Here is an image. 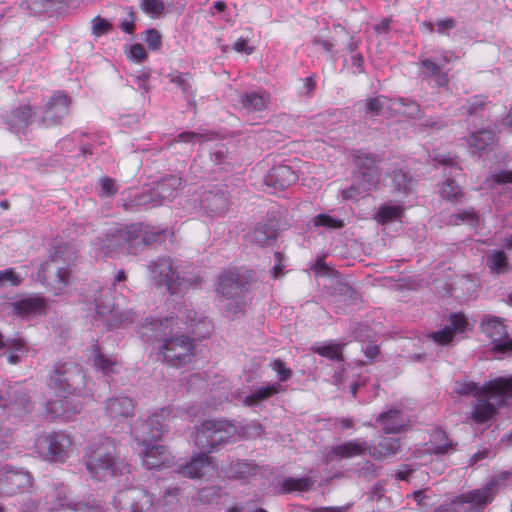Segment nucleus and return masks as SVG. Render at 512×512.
I'll return each mask as SVG.
<instances>
[{
	"instance_id": "4d7b16f0",
	"label": "nucleus",
	"mask_w": 512,
	"mask_h": 512,
	"mask_svg": "<svg viewBox=\"0 0 512 512\" xmlns=\"http://www.w3.org/2000/svg\"><path fill=\"white\" fill-rule=\"evenodd\" d=\"M140 7L145 13L154 17L161 15L165 8L162 0H143Z\"/></svg>"
},
{
	"instance_id": "13d9d810",
	"label": "nucleus",
	"mask_w": 512,
	"mask_h": 512,
	"mask_svg": "<svg viewBox=\"0 0 512 512\" xmlns=\"http://www.w3.org/2000/svg\"><path fill=\"white\" fill-rule=\"evenodd\" d=\"M270 366L277 373V382L280 384L281 382L288 381L292 377V370L287 368L282 360L276 359L271 363Z\"/></svg>"
},
{
	"instance_id": "864d4df0",
	"label": "nucleus",
	"mask_w": 512,
	"mask_h": 512,
	"mask_svg": "<svg viewBox=\"0 0 512 512\" xmlns=\"http://www.w3.org/2000/svg\"><path fill=\"white\" fill-rule=\"evenodd\" d=\"M154 185L146 190H143L141 194H139L135 198L136 205L138 206H159L162 205L160 198H158L154 193Z\"/></svg>"
},
{
	"instance_id": "cd10ccee",
	"label": "nucleus",
	"mask_w": 512,
	"mask_h": 512,
	"mask_svg": "<svg viewBox=\"0 0 512 512\" xmlns=\"http://www.w3.org/2000/svg\"><path fill=\"white\" fill-rule=\"evenodd\" d=\"M270 103V94L264 90H251L239 95V104L246 113L264 111Z\"/></svg>"
},
{
	"instance_id": "a18cd8bd",
	"label": "nucleus",
	"mask_w": 512,
	"mask_h": 512,
	"mask_svg": "<svg viewBox=\"0 0 512 512\" xmlns=\"http://www.w3.org/2000/svg\"><path fill=\"white\" fill-rule=\"evenodd\" d=\"M403 215V209L399 205L386 204L381 206L376 213V220L385 224L397 219H400Z\"/></svg>"
},
{
	"instance_id": "7c9ffc66",
	"label": "nucleus",
	"mask_w": 512,
	"mask_h": 512,
	"mask_svg": "<svg viewBox=\"0 0 512 512\" xmlns=\"http://www.w3.org/2000/svg\"><path fill=\"white\" fill-rule=\"evenodd\" d=\"M222 470L229 478L247 480L256 473L257 465L251 461L228 459Z\"/></svg>"
},
{
	"instance_id": "f704fd0d",
	"label": "nucleus",
	"mask_w": 512,
	"mask_h": 512,
	"mask_svg": "<svg viewBox=\"0 0 512 512\" xmlns=\"http://www.w3.org/2000/svg\"><path fill=\"white\" fill-rule=\"evenodd\" d=\"M277 230L272 221L257 224L248 234V241L259 246L272 244L276 240Z\"/></svg>"
},
{
	"instance_id": "58836bf2",
	"label": "nucleus",
	"mask_w": 512,
	"mask_h": 512,
	"mask_svg": "<svg viewBox=\"0 0 512 512\" xmlns=\"http://www.w3.org/2000/svg\"><path fill=\"white\" fill-rule=\"evenodd\" d=\"M93 361L95 368L106 376L117 373L120 368V364L115 357L103 354L98 347L94 349Z\"/></svg>"
},
{
	"instance_id": "2eb2a0df",
	"label": "nucleus",
	"mask_w": 512,
	"mask_h": 512,
	"mask_svg": "<svg viewBox=\"0 0 512 512\" xmlns=\"http://www.w3.org/2000/svg\"><path fill=\"white\" fill-rule=\"evenodd\" d=\"M353 161L360 174L362 190L375 189L380 181V173L377 170L380 158L377 155L358 150L353 155Z\"/></svg>"
},
{
	"instance_id": "c9c22d12",
	"label": "nucleus",
	"mask_w": 512,
	"mask_h": 512,
	"mask_svg": "<svg viewBox=\"0 0 512 512\" xmlns=\"http://www.w3.org/2000/svg\"><path fill=\"white\" fill-rule=\"evenodd\" d=\"M47 411L54 418L61 421H69L73 415L79 412L78 406L73 404L72 400L64 396L61 399L51 401L47 404Z\"/></svg>"
},
{
	"instance_id": "8fccbe9b",
	"label": "nucleus",
	"mask_w": 512,
	"mask_h": 512,
	"mask_svg": "<svg viewBox=\"0 0 512 512\" xmlns=\"http://www.w3.org/2000/svg\"><path fill=\"white\" fill-rule=\"evenodd\" d=\"M441 196L453 203L458 202L463 193L458 184L451 178H447L441 187Z\"/></svg>"
},
{
	"instance_id": "473e14b6",
	"label": "nucleus",
	"mask_w": 512,
	"mask_h": 512,
	"mask_svg": "<svg viewBox=\"0 0 512 512\" xmlns=\"http://www.w3.org/2000/svg\"><path fill=\"white\" fill-rule=\"evenodd\" d=\"M182 184L181 177L177 175H167L154 184V194L160 198L162 204L170 201L177 195L178 189Z\"/></svg>"
},
{
	"instance_id": "f3484780",
	"label": "nucleus",
	"mask_w": 512,
	"mask_h": 512,
	"mask_svg": "<svg viewBox=\"0 0 512 512\" xmlns=\"http://www.w3.org/2000/svg\"><path fill=\"white\" fill-rule=\"evenodd\" d=\"M153 279L158 286H166L171 294L176 292L177 286H181L180 277L169 257H162L152 261L148 265Z\"/></svg>"
},
{
	"instance_id": "4be33fe9",
	"label": "nucleus",
	"mask_w": 512,
	"mask_h": 512,
	"mask_svg": "<svg viewBox=\"0 0 512 512\" xmlns=\"http://www.w3.org/2000/svg\"><path fill=\"white\" fill-rule=\"evenodd\" d=\"M133 226H137V237L134 241V255L140 253L147 246L165 241L169 235L167 229L151 227L144 223H133Z\"/></svg>"
},
{
	"instance_id": "7ed1b4c3",
	"label": "nucleus",
	"mask_w": 512,
	"mask_h": 512,
	"mask_svg": "<svg viewBox=\"0 0 512 512\" xmlns=\"http://www.w3.org/2000/svg\"><path fill=\"white\" fill-rule=\"evenodd\" d=\"M83 461L92 478L105 480L118 473L128 472V465L117 454L116 442L107 436H98L85 448Z\"/></svg>"
},
{
	"instance_id": "49530a36",
	"label": "nucleus",
	"mask_w": 512,
	"mask_h": 512,
	"mask_svg": "<svg viewBox=\"0 0 512 512\" xmlns=\"http://www.w3.org/2000/svg\"><path fill=\"white\" fill-rule=\"evenodd\" d=\"M451 223L454 225L467 224L475 228L480 223V216L473 208H468L451 215Z\"/></svg>"
},
{
	"instance_id": "412c9836",
	"label": "nucleus",
	"mask_w": 512,
	"mask_h": 512,
	"mask_svg": "<svg viewBox=\"0 0 512 512\" xmlns=\"http://www.w3.org/2000/svg\"><path fill=\"white\" fill-rule=\"evenodd\" d=\"M37 113L29 104H21L12 109L5 117L9 131L15 134L25 133L29 125L36 120Z\"/></svg>"
},
{
	"instance_id": "69168bd1",
	"label": "nucleus",
	"mask_w": 512,
	"mask_h": 512,
	"mask_svg": "<svg viewBox=\"0 0 512 512\" xmlns=\"http://www.w3.org/2000/svg\"><path fill=\"white\" fill-rule=\"evenodd\" d=\"M484 106V101L480 97H474L472 100L468 101L466 105L462 107L465 113L468 115L478 114L479 110H482Z\"/></svg>"
},
{
	"instance_id": "37998d69",
	"label": "nucleus",
	"mask_w": 512,
	"mask_h": 512,
	"mask_svg": "<svg viewBox=\"0 0 512 512\" xmlns=\"http://www.w3.org/2000/svg\"><path fill=\"white\" fill-rule=\"evenodd\" d=\"M487 265L492 273L503 274L508 269V258L502 250H496L487 256Z\"/></svg>"
},
{
	"instance_id": "9d476101",
	"label": "nucleus",
	"mask_w": 512,
	"mask_h": 512,
	"mask_svg": "<svg viewBox=\"0 0 512 512\" xmlns=\"http://www.w3.org/2000/svg\"><path fill=\"white\" fill-rule=\"evenodd\" d=\"M118 512H150L154 507L153 497L146 490L132 487L120 490L113 499Z\"/></svg>"
},
{
	"instance_id": "3c124183",
	"label": "nucleus",
	"mask_w": 512,
	"mask_h": 512,
	"mask_svg": "<svg viewBox=\"0 0 512 512\" xmlns=\"http://www.w3.org/2000/svg\"><path fill=\"white\" fill-rule=\"evenodd\" d=\"M313 224L316 227H324L326 229H341L345 226L342 219L324 213L316 215L313 218Z\"/></svg>"
},
{
	"instance_id": "e433bc0d",
	"label": "nucleus",
	"mask_w": 512,
	"mask_h": 512,
	"mask_svg": "<svg viewBox=\"0 0 512 512\" xmlns=\"http://www.w3.org/2000/svg\"><path fill=\"white\" fill-rule=\"evenodd\" d=\"M400 447L398 439L384 437L377 445H370L368 453L375 460H383L389 456L395 455Z\"/></svg>"
},
{
	"instance_id": "338daca9",
	"label": "nucleus",
	"mask_w": 512,
	"mask_h": 512,
	"mask_svg": "<svg viewBox=\"0 0 512 512\" xmlns=\"http://www.w3.org/2000/svg\"><path fill=\"white\" fill-rule=\"evenodd\" d=\"M493 181L497 184H507L512 183V171L503 170L498 173L492 174L486 179V182Z\"/></svg>"
},
{
	"instance_id": "4c0bfd02",
	"label": "nucleus",
	"mask_w": 512,
	"mask_h": 512,
	"mask_svg": "<svg viewBox=\"0 0 512 512\" xmlns=\"http://www.w3.org/2000/svg\"><path fill=\"white\" fill-rule=\"evenodd\" d=\"M432 452L437 455H444L456 450L457 444L450 440L445 431L435 429L431 434Z\"/></svg>"
},
{
	"instance_id": "f8f14e48",
	"label": "nucleus",
	"mask_w": 512,
	"mask_h": 512,
	"mask_svg": "<svg viewBox=\"0 0 512 512\" xmlns=\"http://www.w3.org/2000/svg\"><path fill=\"white\" fill-rule=\"evenodd\" d=\"M2 410L8 416L23 417L33 410L28 390L19 383L8 385L3 393Z\"/></svg>"
},
{
	"instance_id": "39448f33",
	"label": "nucleus",
	"mask_w": 512,
	"mask_h": 512,
	"mask_svg": "<svg viewBox=\"0 0 512 512\" xmlns=\"http://www.w3.org/2000/svg\"><path fill=\"white\" fill-rule=\"evenodd\" d=\"M136 228L137 226H133V223L110 228L103 237L98 239V252L104 256L120 253L134 255Z\"/></svg>"
},
{
	"instance_id": "9b49d317",
	"label": "nucleus",
	"mask_w": 512,
	"mask_h": 512,
	"mask_svg": "<svg viewBox=\"0 0 512 512\" xmlns=\"http://www.w3.org/2000/svg\"><path fill=\"white\" fill-rule=\"evenodd\" d=\"M84 374L80 365L74 362L58 363L49 376V385L63 393L75 390L83 382Z\"/></svg>"
},
{
	"instance_id": "f03ea898",
	"label": "nucleus",
	"mask_w": 512,
	"mask_h": 512,
	"mask_svg": "<svg viewBox=\"0 0 512 512\" xmlns=\"http://www.w3.org/2000/svg\"><path fill=\"white\" fill-rule=\"evenodd\" d=\"M454 392L475 398L472 402L471 419L482 424L494 417L498 407L509 404L512 399V376L498 377L482 386L472 381H456Z\"/></svg>"
},
{
	"instance_id": "a211bd4d",
	"label": "nucleus",
	"mask_w": 512,
	"mask_h": 512,
	"mask_svg": "<svg viewBox=\"0 0 512 512\" xmlns=\"http://www.w3.org/2000/svg\"><path fill=\"white\" fill-rule=\"evenodd\" d=\"M32 476L29 472L4 468L0 470V496H13L31 486Z\"/></svg>"
},
{
	"instance_id": "bb28decb",
	"label": "nucleus",
	"mask_w": 512,
	"mask_h": 512,
	"mask_svg": "<svg viewBox=\"0 0 512 512\" xmlns=\"http://www.w3.org/2000/svg\"><path fill=\"white\" fill-rule=\"evenodd\" d=\"M369 443L362 439H354L332 447L329 452L330 460L362 456L368 452Z\"/></svg>"
},
{
	"instance_id": "423d86ee",
	"label": "nucleus",
	"mask_w": 512,
	"mask_h": 512,
	"mask_svg": "<svg viewBox=\"0 0 512 512\" xmlns=\"http://www.w3.org/2000/svg\"><path fill=\"white\" fill-rule=\"evenodd\" d=\"M72 437L63 431L40 434L35 441L37 453L50 462L63 463L72 452Z\"/></svg>"
},
{
	"instance_id": "dca6fc26",
	"label": "nucleus",
	"mask_w": 512,
	"mask_h": 512,
	"mask_svg": "<svg viewBox=\"0 0 512 512\" xmlns=\"http://www.w3.org/2000/svg\"><path fill=\"white\" fill-rule=\"evenodd\" d=\"M482 332L495 344L494 349L498 352H507L512 350V338L508 337V332L502 318L485 315L481 321Z\"/></svg>"
},
{
	"instance_id": "6ab92c4d",
	"label": "nucleus",
	"mask_w": 512,
	"mask_h": 512,
	"mask_svg": "<svg viewBox=\"0 0 512 512\" xmlns=\"http://www.w3.org/2000/svg\"><path fill=\"white\" fill-rule=\"evenodd\" d=\"M200 203L205 211L222 217L229 211L231 200L224 186H215L203 192Z\"/></svg>"
},
{
	"instance_id": "0e129e2a",
	"label": "nucleus",
	"mask_w": 512,
	"mask_h": 512,
	"mask_svg": "<svg viewBox=\"0 0 512 512\" xmlns=\"http://www.w3.org/2000/svg\"><path fill=\"white\" fill-rule=\"evenodd\" d=\"M135 14L132 8L128 9L127 17L123 18L120 21V28L123 32L127 34H132L135 29Z\"/></svg>"
},
{
	"instance_id": "5701e85b",
	"label": "nucleus",
	"mask_w": 512,
	"mask_h": 512,
	"mask_svg": "<svg viewBox=\"0 0 512 512\" xmlns=\"http://www.w3.org/2000/svg\"><path fill=\"white\" fill-rule=\"evenodd\" d=\"M60 259H62L63 262L65 261H73L76 259L75 252L68 251V247H61L59 246L54 255H51L50 262L43 263L40 267L39 273L45 275L47 272L48 266L50 264L56 265V277L58 279V288L62 289L63 287L67 286L69 283V275H70V268L69 266H59Z\"/></svg>"
},
{
	"instance_id": "ea45409f",
	"label": "nucleus",
	"mask_w": 512,
	"mask_h": 512,
	"mask_svg": "<svg viewBox=\"0 0 512 512\" xmlns=\"http://www.w3.org/2000/svg\"><path fill=\"white\" fill-rule=\"evenodd\" d=\"M388 108L395 113L403 114L409 118H417L421 115L420 105L410 99L398 98L390 100Z\"/></svg>"
},
{
	"instance_id": "1a4fd4ad",
	"label": "nucleus",
	"mask_w": 512,
	"mask_h": 512,
	"mask_svg": "<svg viewBox=\"0 0 512 512\" xmlns=\"http://www.w3.org/2000/svg\"><path fill=\"white\" fill-rule=\"evenodd\" d=\"M508 478V472H501L494 476L483 488L471 490L457 496L455 503L459 505L468 504L470 509H474L477 512L482 511L492 502L497 489L503 486Z\"/></svg>"
},
{
	"instance_id": "603ef678",
	"label": "nucleus",
	"mask_w": 512,
	"mask_h": 512,
	"mask_svg": "<svg viewBox=\"0 0 512 512\" xmlns=\"http://www.w3.org/2000/svg\"><path fill=\"white\" fill-rule=\"evenodd\" d=\"M210 139H211L210 134H207V133L184 131V132H181L180 134H178L176 136V138L171 141L170 145H172L173 143H176V142L191 143V144H195L196 142L203 143Z\"/></svg>"
},
{
	"instance_id": "c756f323",
	"label": "nucleus",
	"mask_w": 512,
	"mask_h": 512,
	"mask_svg": "<svg viewBox=\"0 0 512 512\" xmlns=\"http://www.w3.org/2000/svg\"><path fill=\"white\" fill-rule=\"evenodd\" d=\"M285 391V387L279 382L266 383L265 385L253 388L244 397L243 404L248 407L257 406L271 396Z\"/></svg>"
},
{
	"instance_id": "c03bdc74",
	"label": "nucleus",
	"mask_w": 512,
	"mask_h": 512,
	"mask_svg": "<svg viewBox=\"0 0 512 512\" xmlns=\"http://www.w3.org/2000/svg\"><path fill=\"white\" fill-rule=\"evenodd\" d=\"M344 344L340 343H326L323 345H314L311 350L323 357L330 360L340 361L342 360V349Z\"/></svg>"
},
{
	"instance_id": "4468645a",
	"label": "nucleus",
	"mask_w": 512,
	"mask_h": 512,
	"mask_svg": "<svg viewBox=\"0 0 512 512\" xmlns=\"http://www.w3.org/2000/svg\"><path fill=\"white\" fill-rule=\"evenodd\" d=\"M71 98L61 92L56 91L52 94L38 118V123L42 127L60 125L63 119L69 114Z\"/></svg>"
},
{
	"instance_id": "6e6552de",
	"label": "nucleus",
	"mask_w": 512,
	"mask_h": 512,
	"mask_svg": "<svg viewBox=\"0 0 512 512\" xmlns=\"http://www.w3.org/2000/svg\"><path fill=\"white\" fill-rule=\"evenodd\" d=\"M247 276L241 275L238 271H226L219 276L218 293L226 298L224 307L232 313H240L243 303L239 296L247 289Z\"/></svg>"
},
{
	"instance_id": "a19ab883",
	"label": "nucleus",
	"mask_w": 512,
	"mask_h": 512,
	"mask_svg": "<svg viewBox=\"0 0 512 512\" xmlns=\"http://www.w3.org/2000/svg\"><path fill=\"white\" fill-rule=\"evenodd\" d=\"M422 68L423 75L427 78H432L439 87L446 86L448 84V76L442 71L443 66L441 64L430 59H424L422 61Z\"/></svg>"
},
{
	"instance_id": "c85d7f7f",
	"label": "nucleus",
	"mask_w": 512,
	"mask_h": 512,
	"mask_svg": "<svg viewBox=\"0 0 512 512\" xmlns=\"http://www.w3.org/2000/svg\"><path fill=\"white\" fill-rule=\"evenodd\" d=\"M467 320L461 313H456L451 316L450 324L446 325L442 330L431 333L430 337L440 345L449 344L453 336L457 333L465 331Z\"/></svg>"
},
{
	"instance_id": "e2e57ef3",
	"label": "nucleus",
	"mask_w": 512,
	"mask_h": 512,
	"mask_svg": "<svg viewBox=\"0 0 512 512\" xmlns=\"http://www.w3.org/2000/svg\"><path fill=\"white\" fill-rule=\"evenodd\" d=\"M101 196H112L117 192V186L113 179L109 177H102L100 179Z\"/></svg>"
},
{
	"instance_id": "aec40b11",
	"label": "nucleus",
	"mask_w": 512,
	"mask_h": 512,
	"mask_svg": "<svg viewBox=\"0 0 512 512\" xmlns=\"http://www.w3.org/2000/svg\"><path fill=\"white\" fill-rule=\"evenodd\" d=\"M156 440H148L146 443H137L143 465L147 469H157L169 465L172 461L170 452L164 445L154 443Z\"/></svg>"
},
{
	"instance_id": "2f4dec72",
	"label": "nucleus",
	"mask_w": 512,
	"mask_h": 512,
	"mask_svg": "<svg viewBox=\"0 0 512 512\" xmlns=\"http://www.w3.org/2000/svg\"><path fill=\"white\" fill-rule=\"evenodd\" d=\"M13 312L21 317L41 314L45 309V300L38 296H28L12 303Z\"/></svg>"
},
{
	"instance_id": "79ce46f5",
	"label": "nucleus",
	"mask_w": 512,
	"mask_h": 512,
	"mask_svg": "<svg viewBox=\"0 0 512 512\" xmlns=\"http://www.w3.org/2000/svg\"><path fill=\"white\" fill-rule=\"evenodd\" d=\"M494 142V133L492 130L482 129L473 132L469 139L468 144L478 151L485 150L490 147Z\"/></svg>"
},
{
	"instance_id": "393cba45",
	"label": "nucleus",
	"mask_w": 512,
	"mask_h": 512,
	"mask_svg": "<svg viewBox=\"0 0 512 512\" xmlns=\"http://www.w3.org/2000/svg\"><path fill=\"white\" fill-rule=\"evenodd\" d=\"M298 175L288 165L272 167L265 176V183L277 189H285L296 183Z\"/></svg>"
},
{
	"instance_id": "5fc2aeb1",
	"label": "nucleus",
	"mask_w": 512,
	"mask_h": 512,
	"mask_svg": "<svg viewBox=\"0 0 512 512\" xmlns=\"http://www.w3.org/2000/svg\"><path fill=\"white\" fill-rule=\"evenodd\" d=\"M392 186L397 192L407 193L410 186V178L403 170H395L392 177Z\"/></svg>"
},
{
	"instance_id": "774afa93",
	"label": "nucleus",
	"mask_w": 512,
	"mask_h": 512,
	"mask_svg": "<svg viewBox=\"0 0 512 512\" xmlns=\"http://www.w3.org/2000/svg\"><path fill=\"white\" fill-rule=\"evenodd\" d=\"M19 512H41L39 500L31 496L26 497Z\"/></svg>"
},
{
	"instance_id": "6e6d98bb",
	"label": "nucleus",
	"mask_w": 512,
	"mask_h": 512,
	"mask_svg": "<svg viewBox=\"0 0 512 512\" xmlns=\"http://www.w3.org/2000/svg\"><path fill=\"white\" fill-rule=\"evenodd\" d=\"M91 23H92L91 33L95 37H100L103 34L111 31V29H112V24L108 20H106L100 16H96L95 18H93Z\"/></svg>"
},
{
	"instance_id": "052dcab7",
	"label": "nucleus",
	"mask_w": 512,
	"mask_h": 512,
	"mask_svg": "<svg viewBox=\"0 0 512 512\" xmlns=\"http://www.w3.org/2000/svg\"><path fill=\"white\" fill-rule=\"evenodd\" d=\"M167 77L170 82L178 86L184 94L190 93L191 85L186 74H169Z\"/></svg>"
},
{
	"instance_id": "0eeeda50",
	"label": "nucleus",
	"mask_w": 512,
	"mask_h": 512,
	"mask_svg": "<svg viewBox=\"0 0 512 512\" xmlns=\"http://www.w3.org/2000/svg\"><path fill=\"white\" fill-rule=\"evenodd\" d=\"M172 409L162 408L147 419H139L133 428V434L137 443H146L148 440H160L168 431Z\"/></svg>"
},
{
	"instance_id": "b1692460",
	"label": "nucleus",
	"mask_w": 512,
	"mask_h": 512,
	"mask_svg": "<svg viewBox=\"0 0 512 512\" xmlns=\"http://www.w3.org/2000/svg\"><path fill=\"white\" fill-rule=\"evenodd\" d=\"M376 422L386 434H398L405 430L409 421L400 410L389 409L386 412L380 413L376 418Z\"/></svg>"
},
{
	"instance_id": "680f3d73",
	"label": "nucleus",
	"mask_w": 512,
	"mask_h": 512,
	"mask_svg": "<svg viewBox=\"0 0 512 512\" xmlns=\"http://www.w3.org/2000/svg\"><path fill=\"white\" fill-rule=\"evenodd\" d=\"M128 58L138 63H142L147 58V52L141 44H133L130 46Z\"/></svg>"
},
{
	"instance_id": "72a5a7b5",
	"label": "nucleus",
	"mask_w": 512,
	"mask_h": 512,
	"mask_svg": "<svg viewBox=\"0 0 512 512\" xmlns=\"http://www.w3.org/2000/svg\"><path fill=\"white\" fill-rule=\"evenodd\" d=\"M105 409L112 419L127 418L134 415V403L129 397L125 396L108 399Z\"/></svg>"
},
{
	"instance_id": "a878e982",
	"label": "nucleus",
	"mask_w": 512,
	"mask_h": 512,
	"mask_svg": "<svg viewBox=\"0 0 512 512\" xmlns=\"http://www.w3.org/2000/svg\"><path fill=\"white\" fill-rule=\"evenodd\" d=\"M207 452L199 453L185 464L178 466V473L188 478H201L212 468L211 458Z\"/></svg>"
},
{
	"instance_id": "09e8293b",
	"label": "nucleus",
	"mask_w": 512,
	"mask_h": 512,
	"mask_svg": "<svg viewBox=\"0 0 512 512\" xmlns=\"http://www.w3.org/2000/svg\"><path fill=\"white\" fill-rule=\"evenodd\" d=\"M363 109L365 115L370 117L379 116L385 107L384 97H369L365 101L358 103Z\"/></svg>"
},
{
	"instance_id": "bf43d9fd",
	"label": "nucleus",
	"mask_w": 512,
	"mask_h": 512,
	"mask_svg": "<svg viewBox=\"0 0 512 512\" xmlns=\"http://www.w3.org/2000/svg\"><path fill=\"white\" fill-rule=\"evenodd\" d=\"M144 39L150 49H160L162 44V37L158 30L154 28L146 30Z\"/></svg>"
},
{
	"instance_id": "ddd939ff",
	"label": "nucleus",
	"mask_w": 512,
	"mask_h": 512,
	"mask_svg": "<svg viewBox=\"0 0 512 512\" xmlns=\"http://www.w3.org/2000/svg\"><path fill=\"white\" fill-rule=\"evenodd\" d=\"M94 302L95 311L98 316L102 317L111 314L109 325L112 327L130 324L135 319L133 312H122L116 308L112 290L109 287L99 289L95 296Z\"/></svg>"
},
{
	"instance_id": "f257e3e1",
	"label": "nucleus",
	"mask_w": 512,
	"mask_h": 512,
	"mask_svg": "<svg viewBox=\"0 0 512 512\" xmlns=\"http://www.w3.org/2000/svg\"><path fill=\"white\" fill-rule=\"evenodd\" d=\"M185 318L187 329L198 338H205L210 332L211 322L201 317L193 309L180 310L176 318L166 317L164 319L148 317L140 326L139 334L147 342L158 340L164 337L158 347V359L164 364L180 368L189 364L195 356L194 341L184 333H175L167 336L177 325L176 321Z\"/></svg>"
},
{
	"instance_id": "de8ad7c7",
	"label": "nucleus",
	"mask_w": 512,
	"mask_h": 512,
	"mask_svg": "<svg viewBox=\"0 0 512 512\" xmlns=\"http://www.w3.org/2000/svg\"><path fill=\"white\" fill-rule=\"evenodd\" d=\"M313 486V481L309 477L286 478L281 484V490L284 493L292 491H308Z\"/></svg>"
},
{
	"instance_id": "20e7f679",
	"label": "nucleus",
	"mask_w": 512,
	"mask_h": 512,
	"mask_svg": "<svg viewBox=\"0 0 512 512\" xmlns=\"http://www.w3.org/2000/svg\"><path fill=\"white\" fill-rule=\"evenodd\" d=\"M236 433V426L226 420H207L197 429L194 443L198 449L211 452L220 444L229 442Z\"/></svg>"
}]
</instances>
